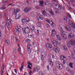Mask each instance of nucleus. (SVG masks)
Instances as JSON below:
<instances>
[{
    "instance_id": "obj_1",
    "label": "nucleus",
    "mask_w": 75,
    "mask_h": 75,
    "mask_svg": "<svg viewBox=\"0 0 75 75\" xmlns=\"http://www.w3.org/2000/svg\"><path fill=\"white\" fill-rule=\"evenodd\" d=\"M32 8H31L30 6H28L24 8V11L25 13H28L29 11H30L31 10Z\"/></svg>"
},
{
    "instance_id": "obj_2",
    "label": "nucleus",
    "mask_w": 75,
    "mask_h": 75,
    "mask_svg": "<svg viewBox=\"0 0 75 75\" xmlns=\"http://www.w3.org/2000/svg\"><path fill=\"white\" fill-rule=\"evenodd\" d=\"M23 33L27 34V33H28L30 32V28L28 27L24 28L23 29Z\"/></svg>"
},
{
    "instance_id": "obj_3",
    "label": "nucleus",
    "mask_w": 75,
    "mask_h": 75,
    "mask_svg": "<svg viewBox=\"0 0 75 75\" xmlns=\"http://www.w3.org/2000/svg\"><path fill=\"white\" fill-rule=\"evenodd\" d=\"M32 46L30 44H28V47H27V49H28V53L29 54H30L31 52L32 51Z\"/></svg>"
},
{
    "instance_id": "obj_4",
    "label": "nucleus",
    "mask_w": 75,
    "mask_h": 75,
    "mask_svg": "<svg viewBox=\"0 0 75 75\" xmlns=\"http://www.w3.org/2000/svg\"><path fill=\"white\" fill-rule=\"evenodd\" d=\"M53 50L56 53H58L60 51V49L57 46H55L53 47Z\"/></svg>"
},
{
    "instance_id": "obj_5",
    "label": "nucleus",
    "mask_w": 75,
    "mask_h": 75,
    "mask_svg": "<svg viewBox=\"0 0 75 75\" xmlns=\"http://www.w3.org/2000/svg\"><path fill=\"white\" fill-rule=\"evenodd\" d=\"M46 21L47 22V23H48L50 24L52 22L51 25L52 27H55V25L53 23V22H52V21H51V20L50 19H47L46 20Z\"/></svg>"
},
{
    "instance_id": "obj_6",
    "label": "nucleus",
    "mask_w": 75,
    "mask_h": 75,
    "mask_svg": "<svg viewBox=\"0 0 75 75\" xmlns=\"http://www.w3.org/2000/svg\"><path fill=\"white\" fill-rule=\"evenodd\" d=\"M51 40L53 45L54 47L55 46H57V44H58V42L57 41L54 40L53 38H52Z\"/></svg>"
},
{
    "instance_id": "obj_7",
    "label": "nucleus",
    "mask_w": 75,
    "mask_h": 75,
    "mask_svg": "<svg viewBox=\"0 0 75 75\" xmlns=\"http://www.w3.org/2000/svg\"><path fill=\"white\" fill-rule=\"evenodd\" d=\"M30 30L32 33L35 31V27H34L32 25H30Z\"/></svg>"
},
{
    "instance_id": "obj_8",
    "label": "nucleus",
    "mask_w": 75,
    "mask_h": 75,
    "mask_svg": "<svg viewBox=\"0 0 75 75\" xmlns=\"http://www.w3.org/2000/svg\"><path fill=\"white\" fill-rule=\"evenodd\" d=\"M15 31L17 33H18L21 31V28H19L18 27H16L15 29Z\"/></svg>"
},
{
    "instance_id": "obj_9",
    "label": "nucleus",
    "mask_w": 75,
    "mask_h": 75,
    "mask_svg": "<svg viewBox=\"0 0 75 75\" xmlns=\"http://www.w3.org/2000/svg\"><path fill=\"white\" fill-rule=\"evenodd\" d=\"M52 33L51 35L52 37H54L55 35L57 34V33H56V32L55 31L54 29H52Z\"/></svg>"
},
{
    "instance_id": "obj_10",
    "label": "nucleus",
    "mask_w": 75,
    "mask_h": 75,
    "mask_svg": "<svg viewBox=\"0 0 75 75\" xmlns=\"http://www.w3.org/2000/svg\"><path fill=\"white\" fill-rule=\"evenodd\" d=\"M22 23H28L29 22V20H28V18H26L25 19H23L22 21Z\"/></svg>"
},
{
    "instance_id": "obj_11",
    "label": "nucleus",
    "mask_w": 75,
    "mask_h": 75,
    "mask_svg": "<svg viewBox=\"0 0 75 75\" xmlns=\"http://www.w3.org/2000/svg\"><path fill=\"white\" fill-rule=\"evenodd\" d=\"M46 46L48 49H51V48H52V45H51L50 43H47Z\"/></svg>"
},
{
    "instance_id": "obj_12",
    "label": "nucleus",
    "mask_w": 75,
    "mask_h": 75,
    "mask_svg": "<svg viewBox=\"0 0 75 75\" xmlns=\"http://www.w3.org/2000/svg\"><path fill=\"white\" fill-rule=\"evenodd\" d=\"M11 19H9L8 20L6 21V25L7 26H10V24H11Z\"/></svg>"
},
{
    "instance_id": "obj_13",
    "label": "nucleus",
    "mask_w": 75,
    "mask_h": 75,
    "mask_svg": "<svg viewBox=\"0 0 75 75\" xmlns=\"http://www.w3.org/2000/svg\"><path fill=\"white\" fill-rule=\"evenodd\" d=\"M60 58L63 61H66L67 60V58L65 57H64L63 55H61L60 56Z\"/></svg>"
},
{
    "instance_id": "obj_14",
    "label": "nucleus",
    "mask_w": 75,
    "mask_h": 75,
    "mask_svg": "<svg viewBox=\"0 0 75 75\" xmlns=\"http://www.w3.org/2000/svg\"><path fill=\"white\" fill-rule=\"evenodd\" d=\"M74 37V35L72 33H69V38H73V37Z\"/></svg>"
},
{
    "instance_id": "obj_15",
    "label": "nucleus",
    "mask_w": 75,
    "mask_h": 75,
    "mask_svg": "<svg viewBox=\"0 0 75 75\" xmlns=\"http://www.w3.org/2000/svg\"><path fill=\"white\" fill-rule=\"evenodd\" d=\"M58 8L60 10H64L65 8L64 6L62 7L61 5H59L58 6Z\"/></svg>"
},
{
    "instance_id": "obj_16",
    "label": "nucleus",
    "mask_w": 75,
    "mask_h": 75,
    "mask_svg": "<svg viewBox=\"0 0 75 75\" xmlns=\"http://www.w3.org/2000/svg\"><path fill=\"white\" fill-rule=\"evenodd\" d=\"M65 28L67 30V31H71V28L68 25H66V26Z\"/></svg>"
},
{
    "instance_id": "obj_17",
    "label": "nucleus",
    "mask_w": 75,
    "mask_h": 75,
    "mask_svg": "<svg viewBox=\"0 0 75 75\" xmlns=\"http://www.w3.org/2000/svg\"><path fill=\"white\" fill-rule=\"evenodd\" d=\"M48 62L49 63V64L51 66H53V63L52 62V60L51 59H49L48 60Z\"/></svg>"
},
{
    "instance_id": "obj_18",
    "label": "nucleus",
    "mask_w": 75,
    "mask_h": 75,
    "mask_svg": "<svg viewBox=\"0 0 75 75\" xmlns=\"http://www.w3.org/2000/svg\"><path fill=\"white\" fill-rule=\"evenodd\" d=\"M43 14L44 17H47V14L45 11H43Z\"/></svg>"
},
{
    "instance_id": "obj_19",
    "label": "nucleus",
    "mask_w": 75,
    "mask_h": 75,
    "mask_svg": "<svg viewBox=\"0 0 75 75\" xmlns=\"http://www.w3.org/2000/svg\"><path fill=\"white\" fill-rule=\"evenodd\" d=\"M49 11L50 13L52 15V16H54V12H53L52 11V9H50L49 10Z\"/></svg>"
},
{
    "instance_id": "obj_20",
    "label": "nucleus",
    "mask_w": 75,
    "mask_h": 75,
    "mask_svg": "<svg viewBox=\"0 0 75 75\" xmlns=\"http://www.w3.org/2000/svg\"><path fill=\"white\" fill-rule=\"evenodd\" d=\"M44 2L43 1H41L40 2V6H44Z\"/></svg>"
},
{
    "instance_id": "obj_21",
    "label": "nucleus",
    "mask_w": 75,
    "mask_h": 75,
    "mask_svg": "<svg viewBox=\"0 0 75 75\" xmlns=\"http://www.w3.org/2000/svg\"><path fill=\"white\" fill-rule=\"evenodd\" d=\"M65 35H64L63 33H61V37L63 40H64L65 39Z\"/></svg>"
},
{
    "instance_id": "obj_22",
    "label": "nucleus",
    "mask_w": 75,
    "mask_h": 75,
    "mask_svg": "<svg viewBox=\"0 0 75 75\" xmlns=\"http://www.w3.org/2000/svg\"><path fill=\"white\" fill-rule=\"evenodd\" d=\"M41 67L39 66H37L36 67V71H38L40 69Z\"/></svg>"
},
{
    "instance_id": "obj_23",
    "label": "nucleus",
    "mask_w": 75,
    "mask_h": 75,
    "mask_svg": "<svg viewBox=\"0 0 75 75\" xmlns=\"http://www.w3.org/2000/svg\"><path fill=\"white\" fill-rule=\"evenodd\" d=\"M19 11V10L18 9H16V10H15L13 12V14H17V13Z\"/></svg>"
},
{
    "instance_id": "obj_24",
    "label": "nucleus",
    "mask_w": 75,
    "mask_h": 75,
    "mask_svg": "<svg viewBox=\"0 0 75 75\" xmlns=\"http://www.w3.org/2000/svg\"><path fill=\"white\" fill-rule=\"evenodd\" d=\"M58 29L60 30L62 34L63 33V29H62V27H59L58 28Z\"/></svg>"
},
{
    "instance_id": "obj_25",
    "label": "nucleus",
    "mask_w": 75,
    "mask_h": 75,
    "mask_svg": "<svg viewBox=\"0 0 75 75\" xmlns=\"http://www.w3.org/2000/svg\"><path fill=\"white\" fill-rule=\"evenodd\" d=\"M70 25H71L72 28H75V25L74 24V23H71Z\"/></svg>"
},
{
    "instance_id": "obj_26",
    "label": "nucleus",
    "mask_w": 75,
    "mask_h": 75,
    "mask_svg": "<svg viewBox=\"0 0 75 75\" xmlns=\"http://www.w3.org/2000/svg\"><path fill=\"white\" fill-rule=\"evenodd\" d=\"M37 25L38 27H40L42 25V23L41 22H38L37 23Z\"/></svg>"
},
{
    "instance_id": "obj_27",
    "label": "nucleus",
    "mask_w": 75,
    "mask_h": 75,
    "mask_svg": "<svg viewBox=\"0 0 75 75\" xmlns=\"http://www.w3.org/2000/svg\"><path fill=\"white\" fill-rule=\"evenodd\" d=\"M56 37L57 38V40H61V38H60V36L58 35H57L56 36Z\"/></svg>"
},
{
    "instance_id": "obj_28",
    "label": "nucleus",
    "mask_w": 75,
    "mask_h": 75,
    "mask_svg": "<svg viewBox=\"0 0 75 75\" xmlns=\"http://www.w3.org/2000/svg\"><path fill=\"white\" fill-rule=\"evenodd\" d=\"M73 64H73L72 63H70L69 65L70 66L71 68H73Z\"/></svg>"
},
{
    "instance_id": "obj_29",
    "label": "nucleus",
    "mask_w": 75,
    "mask_h": 75,
    "mask_svg": "<svg viewBox=\"0 0 75 75\" xmlns=\"http://www.w3.org/2000/svg\"><path fill=\"white\" fill-rule=\"evenodd\" d=\"M59 11H60V10L58 8L56 9L55 12L56 14H58V13H59Z\"/></svg>"
},
{
    "instance_id": "obj_30",
    "label": "nucleus",
    "mask_w": 75,
    "mask_h": 75,
    "mask_svg": "<svg viewBox=\"0 0 75 75\" xmlns=\"http://www.w3.org/2000/svg\"><path fill=\"white\" fill-rule=\"evenodd\" d=\"M39 17L40 18V19L41 20H43L44 19V18L43 17H42V16L40 15L39 16Z\"/></svg>"
},
{
    "instance_id": "obj_31",
    "label": "nucleus",
    "mask_w": 75,
    "mask_h": 75,
    "mask_svg": "<svg viewBox=\"0 0 75 75\" xmlns=\"http://www.w3.org/2000/svg\"><path fill=\"white\" fill-rule=\"evenodd\" d=\"M23 65H21V67H19V69L21 71H23Z\"/></svg>"
},
{
    "instance_id": "obj_32",
    "label": "nucleus",
    "mask_w": 75,
    "mask_h": 75,
    "mask_svg": "<svg viewBox=\"0 0 75 75\" xmlns=\"http://www.w3.org/2000/svg\"><path fill=\"white\" fill-rule=\"evenodd\" d=\"M16 19H18L19 17H20V16L19 14L16 15L15 16Z\"/></svg>"
},
{
    "instance_id": "obj_33",
    "label": "nucleus",
    "mask_w": 75,
    "mask_h": 75,
    "mask_svg": "<svg viewBox=\"0 0 75 75\" xmlns=\"http://www.w3.org/2000/svg\"><path fill=\"white\" fill-rule=\"evenodd\" d=\"M53 4H57V1L56 0H52Z\"/></svg>"
},
{
    "instance_id": "obj_34",
    "label": "nucleus",
    "mask_w": 75,
    "mask_h": 75,
    "mask_svg": "<svg viewBox=\"0 0 75 75\" xmlns=\"http://www.w3.org/2000/svg\"><path fill=\"white\" fill-rule=\"evenodd\" d=\"M5 42L6 43H7V44H10V40H7L5 41Z\"/></svg>"
},
{
    "instance_id": "obj_35",
    "label": "nucleus",
    "mask_w": 75,
    "mask_h": 75,
    "mask_svg": "<svg viewBox=\"0 0 75 75\" xmlns=\"http://www.w3.org/2000/svg\"><path fill=\"white\" fill-rule=\"evenodd\" d=\"M67 7L69 10H72V8L71 7V6H70V5L67 6Z\"/></svg>"
},
{
    "instance_id": "obj_36",
    "label": "nucleus",
    "mask_w": 75,
    "mask_h": 75,
    "mask_svg": "<svg viewBox=\"0 0 75 75\" xmlns=\"http://www.w3.org/2000/svg\"><path fill=\"white\" fill-rule=\"evenodd\" d=\"M63 47L64 50H65V51H67V50H68L67 48L66 47H65V46H63Z\"/></svg>"
},
{
    "instance_id": "obj_37",
    "label": "nucleus",
    "mask_w": 75,
    "mask_h": 75,
    "mask_svg": "<svg viewBox=\"0 0 75 75\" xmlns=\"http://www.w3.org/2000/svg\"><path fill=\"white\" fill-rule=\"evenodd\" d=\"M28 37H30V38H34V35H28Z\"/></svg>"
},
{
    "instance_id": "obj_38",
    "label": "nucleus",
    "mask_w": 75,
    "mask_h": 75,
    "mask_svg": "<svg viewBox=\"0 0 75 75\" xmlns=\"http://www.w3.org/2000/svg\"><path fill=\"white\" fill-rule=\"evenodd\" d=\"M66 70L67 71H68L69 72H70L71 71V69H69V67H67L66 68Z\"/></svg>"
},
{
    "instance_id": "obj_39",
    "label": "nucleus",
    "mask_w": 75,
    "mask_h": 75,
    "mask_svg": "<svg viewBox=\"0 0 75 75\" xmlns=\"http://www.w3.org/2000/svg\"><path fill=\"white\" fill-rule=\"evenodd\" d=\"M17 52V50L16 49H14L13 50V53L14 54H16Z\"/></svg>"
},
{
    "instance_id": "obj_40",
    "label": "nucleus",
    "mask_w": 75,
    "mask_h": 75,
    "mask_svg": "<svg viewBox=\"0 0 75 75\" xmlns=\"http://www.w3.org/2000/svg\"><path fill=\"white\" fill-rule=\"evenodd\" d=\"M5 9H6V7L0 8V10H5Z\"/></svg>"
},
{
    "instance_id": "obj_41",
    "label": "nucleus",
    "mask_w": 75,
    "mask_h": 75,
    "mask_svg": "<svg viewBox=\"0 0 75 75\" xmlns=\"http://www.w3.org/2000/svg\"><path fill=\"white\" fill-rule=\"evenodd\" d=\"M26 41L27 42H28L29 43H30L31 42V41L30 40L28 39H27L26 40Z\"/></svg>"
},
{
    "instance_id": "obj_42",
    "label": "nucleus",
    "mask_w": 75,
    "mask_h": 75,
    "mask_svg": "<svg viewBox=\"0 0 75 75\" xmlns=\"http://www.w3.org/2000/svg\"><path fill=\"white\" fill-rule=\"evenodd\" d=\"M70 72L72 74H74V70H72V71H71L70 70Z\"/></svg>"
},
{
    "instance_id": "obj_43",
    "label": "nucleus",
    "mask_w": 75,
    "mask_h": 75,
    "mask_svg": "<svg viewBox=\"0 0 75 75\" xmlns=\"http://www.w3.org/2000/svg\"><path fill=\"white\" fill-rule=\"evenodd\" d=\"M1 29H3L4 28V27H5V26H3V25H1Z\"/></svg>"
},
{
    "instance_id": "obj_44",
    "label": "nucleus",
    "mask_w": 75,
    "mask_h": 75,
    "mask_svg": "<svg viewBox=\"0 0 75 75\" xmlns=\"http://www.w3.org/2000/svg\"><path fill=\"white\" fill-rule=\"evenodd\" d=\"M49 6H50V7H52L53 6V5H52V4L51 3V4H49Z\"/></svg>"
},
{
    "instance_id": "obj_45",
    "label": "nucleus",
    "mask_w": 75,
    "mask_h": 75,
    "mask_svg": "<svg viewBox=\"0 0 75 75\" xmlns=\"http://www.w3.org/2000/svg\"><path fill=\"white\" fill-rule=\"evenodd\" d=\"M1 38V30H0V39Z\"/></svg>"
},
{
    "instance_id": "obj_46",
    "label": "nucleus",
    "mask_w": 75,
    "mask_h": 75,
    "mask_svg": "<svg viewBox=\"0 0 75 75\" xmlns=\"http://www.w3.org/2000/svg\"><path fill=\"white\" fill-rule=\"evenodd\" d=\"M47 70L48 71H50V67H49V66H47Z\"/></svg>"
},
{
    "instance_id": "obj_47",
    "label": "nucleus",
    "mask_w": 75,
    "mask_h": 75,
    "mask_svg": "<svg viewBox=\"0 0 75 75\" xmlns=\"http://www.w3.org/2000/svg\"><path fill=\"white\" fill-rule=\"evenodd\" d=\"M57 7V6H54L53 7H54V10H56V9L57 7Z\"/></svg>"
},
{
    "instance_id": "obj_48",
    "label": "nucleus",
    "mask_w": 75,
    "mask_h": 75,
    "mask_svg": "<svg viewBox=\"0 0 75 75\" xmlns=\"http://www.w3.org/2000/svg\"><path fill=\"white\" fill-rule=\"evenodd\" d=\"M52 58L53 59H54V58H55V56H54V55H52Z\"/></svg>"
},
{
    "instance_id": "obj_49",
    "label": "nucleus",
    "mask_w": 75,
    "mask_h": 75,
    "mask_svg": "<svg viewBox=\"0 0 75 75\" xmlns=\"http://www.w3.org/2000/svg\"><path fill=\"white\" fill-rule=\"evenodd\" d=\"M67 17H64V20H67Z\"/></svg>"
},
{
    "instance_id": "obj_50",
    "label": "nucleus",
    "mask_w": 75,
    "mask_h": 75,
    "mask_svg": "<svg viewBox=\"0 0 75 75\" xmlns=\"http://www.w3.org/2000/svg\"><path fill=\"white\" fill-rule=\"evenodd\" d=\"M37 34H40V33H39V30H37Z\"/></svg>"
},
{
    "instance_id": "obj_51",
    "label": "nucleus",
    "mask_w": 75,
    "mask_h": 75,
    "mask_svg": "<svg viewBox=\"0 0 75 75\" xmlns=\"http://www.w3.org/2000/svg\"><path fill=\"white\" fill-rule=\"evenodd\" d=\"M44 57H43V55H42V60L43 61L44 60Z\"/></svg>"
},
{
    "instance_id": "obj_52",
    "label": "nucleus",
    "mask_w": 75,
    "mask_h": 75,
    "mask_svg": "<svg viewBox=\"0 0 75 75\" xmlns=\"http://www.w3.org/2000/svg\"><path fill=\"white\" fill-rule=\"evenodd\" d=\"M32 73V72L31 71H30V72H29V74L30 75H31V73Z\"/></svg>"
},
{
    "instance_id": "obj_53",
    "label": "nucleus",
    "mask_w": 75,
    "mask_h": 75,
    "mask_svg": "<svg viewBox=\"0 0 75 75\" xmlns=\"http://www.w3.org/2000/svg\"><path fill=\"white\" fill-rule=\"evenodd\" d=\"M1 75H3V70H2V72L1 73Z\"/></svg>"
},
{
    "instance_id": "obj_54",
    "label": "nucleus",
    "mask_w": 75,
    "mask_h": 75,
    "mask_svg": "<svg viewBox=\"0 0 75 75\" xmlns=\"http://www.w3.org/2000/svg\"><path fill=\"white\" fill-rule=\"evenodd\" d=\"M3 70H4V64H3Z\"/></svg>"
},
{
    "instance_id": "obj_55",
    "label": "nucleus",
    "mask_w": 75,
    "mask_h": 75,
    "mask_svg": "<svg viewBox=\"0 0 75 75\" xmlns=\"http://www.w3.org/2000/svg\"><path fill=\"white\" fill-rule=\"evenodd\" d=\"M13 4V3H11V4H9V6H12Z\"/></svg>"
},
{
    "instance_id": "obj_56",
    "label": "nucleus",
    "mask_w": 75,
    "mask_h": 75,
    "mask_svg": "<svg viewBox=\"0 0 75 75\" xmlns=\"http://www.w3.org/2000/svg\"><path fill=\"white\" fill-rule=\"evenodd\" d=\"M18 50H19V51H21V47H19L18 48Z\"/></svg>"
},
{
    "instance_id": "obj_57",
    "label": "nucleus",
    "mask_w": 75,
    "mask_h": 75,
    "mask_svg": "<svg viewBox=\"0 0 75 75\" xmlns=\"http://www.w3.org/2000/svg\"><path fill=\"white\" fill-rule=\"evenodd\" d=\"M67 37L65 36L64 40H67Z\"/></svg>"
},
{
    "instance_id": "obj_58",
    "label": "nucleus",
    "mask_w": 75,
    "mask_h": 75,
    "mask_svg": "<svg viewBox=\"0 0 75 75\" xmlns=\"http://www.w3.org/2000/svg\"><path fill=\"white\" fill-rule=\"evenodd\" d=\"M14 71L15 72L16 74H17V70L16 69H14Z\"/></svg>"
},
{
    "instance_id": "obj_59",
    "label": "nucleus",
    "mask_w": 75,
    "mask_h": 75,
    "mask_svg": "<svg viewBox=\"0 0 75 75\" xmlns=\"http://www.w3.org/2000/svg\"><path fill=\"white\" fill-rule=\"evenodd\" d=\"M24 75H28V74H27V73L25 72L24 74Z\"/></svg>"
},
{
    "instance_id": "obj_60",
    "label": "nucleus",
    "mask_w": 75,
    "mask_h": 75,
    "mask_svg": "<svg viewBox=\"0 0 75 75\" xmlns=\"http://www.w3.org/2000/svg\"><path fill=\"white\" fill-rule=\"evenodd\" d=\"M26 2L27 3H28H28H29V1H28V0L26 1Z\"/></svg>"
},
{
    "instance_id": "obj_61",
    "label": "nucleus",
    "mask_w": 75,
    "mask_h": 75,
    "mask_svg": "<svg viewBox=\"0 0 75 75\" xmlns=\"http://www.w3.org/2000/svg\"><path fill=\"white\" fill-rule=\"evenodd\" d=\"M2 15L1 14H0V18H1V17H2Z\"/></svg>"
},
{
    "instance_id": "obj_62",
    "label": "nucleus",
    "mask_w": 75,
    "mask_h": 75,
    "mask_svg": "<svg viewBox=\"0 0 75 75\" xmlns=\"http://www.w3.org/2000/svg\"><path fill=\"white\" fill-rule=\"evenodd\" d=\"M45 34L44 33H43V36H45Z\"/></svg>"
},
{
    "instance_id": "obj_63",
    "label": "nucleus",
    "mask_w": 75,
    "mask_h": 75,
    "mask_svg": "<svg viewBox=\"0 0 75 75\" xmlns=\"http://www.w3.org/2000/svg\"><path fill=\"white\" fill-rule=\"evenodd\" d=\"M12 75H15V74H14V73H13V72H12Z\"/></svg>"
},
{
    "instance_id": "obj_64",
    "label": "nucleus",
    "mask_w": 75,
    "mask_h": 75,
    "mask_svg": "<svg viewBox=\"0 0 75 75\" xmlns=\"http://www.w3.org/2000/svg\"><path fill=\"white\" fill-rule=\"evenodd\" d=\"M60 45V43L58 42V43H57V45Z\"/></svg>"
}]
</instances>
